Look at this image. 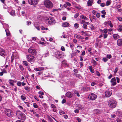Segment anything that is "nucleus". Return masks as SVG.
<instances>
[{"mask_svg":"<svg viewBox=\"0 0 122 122\" xmlns=\"http://www.w3.org/2000/svg\"><path fill=\"white\" fill-rule=\"evenodd\" d=\"M107 36H108V35L107 34H104V36H103L104 38V39H105V38H106Z\"/></svg>","mask_w":122,"mask_h":122,"instance_id":"nucleus-59","label":"nucleus"},{"mask_svg":"<svg viewBox=\"0 0 122 122\" xmlns=\"http://www.w3.org/2000/svg\"><path fill=\"white\" fill-rule=\"evenodd\" d=\"M118 68L117 67L115 68L114 71V74H116L117 73L118 71Z\"/></svg>","mask_w":122,"mask_h":122,"instance_id":"nucleus-46","label":"nucleus"},{"mask_svg":"<svg viewBox=\"0 0 122 122\" xmlns=\"http://www.w3.org/2000/svg\"><path fill=\"white\" fill-rule=\"evenodd\" d=\"M74 26L76 28H77L79 27V25L77 23H76L74 24Z\"/></svg>","mask_w":122,"mask_h":122,"instance_id":"nucleus-44","label":"nucleus"},{"mask_svg":"<svg viewBox=\"0 0 122 122\" xmlns=\"http://www.w3.org/2000/svg\"><path fill=\"white\" fill-rule=\"evenodd\" d=\"M59 113L60 115L64 114L65 113V112L62 111H60L59 112Z\"/></svg>","mask_w":122,"mask_h":122,"instance_id":"nucleus-41","label":"nucleus"},{"mask_svg":"<svg viewBox=\"0 0 122 122\" xmlns=\"http://www.w3.org/2000/svg\"><path fill=\"white\" fill-rule=\"evenodd\" d=\"M102 60L104 62H106L108 60L107 58L105 57L103 58Z\"/></svg>","mask_w":122,"mask_h":122,"instance_id":"nucleus-40","label":"nucleus"},{"mask_svg":"<svg viewBox=\"0 0 122 122\" xmlns=\"http://www.w3.org/2000/svg\"><path fill=\"white\" fill-rule=\"evenodd\" d=\"M117 122H122L121 119L119 118H118L117 119Z\"/></svg>","mask_w":122,"mask_h":122,"instance_id":"nucleus-63","label":"nucleus"},{"mask_svg":"<svg viewBox=\"0 0 122 122\" xmlns=\"http://www.w3.org/2000/svg\"><path fill=\"white\" fill-rule=\"evenodd\" d=\"M81 89L84 91H87L90 89V88L88 87H82Z\"/></svg>","mask_w":122,"mask_h":122,"instance_id":"nucleus-19","label":"nucleus"},{"mask_svg":"<svg viewBox=\"0 0 122 122\" xmlns=\"http://www.w3.org/2000/svg\"><path fill=\"white\" fill-rule=\"evenodd\" d=\"M2 71V72H3V73H7L6 70L5 69H3Z\"/></svg>","mask_w":122,"mask_h":122,"instance_id":"nucleus-55","label":"nucleus"},{"mask_svg":"<svg viewBox=\"0 0 122 122\" xmlns=\"http://www.w3.org/2000/svg\"><path fill=\"white\" fill-rule=\"evenodd\" d=\"M112 92L110 91H107L105 92V95L106 97H110L112 94Z\"/></svg>","mask_w":122,"mask_h":122,"instance_id":"nucleus-13","label":"nucleus"},{"mask_svg":"<svg viewBox=\"0 0 122 122\" xmlns=\"http://www.w3.org/2000/svg\"><path fill=\"white\" fill-rule=\"evenodd\" d=\"M108 24L109 25L110 27L112 28L113 27V25L112 24L111 21L110 20L108 21Z\"/></svg>","mask_w":122,"mask_h":122,"instance_id":"nucleus-29","label":"nucleus"},{"mask_svg":"<svg viewBox=\"0 0 122 122\" xmlns=\"http://www.w3.org/2000/svg\"><path fill=\"white\" fill-rule=\"evenodd\" d=\"M111 82L112 85L113 86L115 85L117 83L116 82V79L115 77L112 78L111 80Z\"/></svg>","mask_w":122,"mask_h":122,"instance_id":"nucleus-12","label":"nucleus"},{"mask_svg":"<svg viewBox=\"0 0 122 122\" xmlns=\"http://www.w3.org/2000/svg\"><path fill=\"white\" fill-rule=\"evenodd\" d=\"M24 103L26 104V105L28 107H30L29 103L27 102H24Z\"/></svg>","mask_w":122,"mask_h":122,"instance_id":"nucleus-54","label":"nucleus"},{"mask_svg":"<svg viewBox=\"0 0 122 122\" xmlns=\"http://www.w3.org/2000/svg\"><path fill=\"white\" fill-rule=\"evenodd\" d=\"M28 1L29 4L34 5L38 3V0H28Z\"/></svg>","mask_w":122,"mask_h":122,"instance_id":"nucleus-9","label":"nucleus"},{"mask_svg":"<svg viewBox=\"0 0 122 122\" xmlns=\"http://www.w3.org/2000/svg\"><path fill=\"white\" fill-rule=\"evenodd\" d=\"M77 48L80 50H81L82 47L80 45H78L77 46Z\"/></svg>","mask_w":122,"mask_h":122,"instance_id":"nucleus-49","label":"nucleus"},{"mask_svg":"<svg viewBox=\"0 0 122 122\" xmlns=\"http://www.w3.org/2000/svg\"><path fill=\"white\" fill-rule=\"evenodd\" d=\"M9 82L10 85L12 86H13L14 85V84L13 83L12 81H9Z\"/></svg>","mask_w":122,"mask_h":122,"instance_id":"nucleus-51","label":"nucleus"},{"mask_svg":"<svg viewBox=\"0 0 122 122\" xmlns=\"http://www.w3.org/2000/svg\"><path fill=\"white\" fill-rule=\"evenodd\" d=\"M66 96L69 98H71L73 95L72 93L71 92H68L66 93Z\"/></svg>","mask_w":122,"mask_h":122,"instance_id":"nucleus-14","label":"nucleus"},{"mask_svg":"<svg viewBox=\"0 0 122 122\" xmlns=\"http://www.w3.org/2000/svg\"><path fill=\"white\" fill-rule=\"evenodd\" d=\"M15 11L14 10H12L11 11L10 14L14 16L15 15Z\"/></svg>","mask_w":122,"mask_h":122,"instance_id":"nucleus-25","label":"nucleus"},{"mask_svg":"<svg viewBox=\"0 0 122 122\" xmlns=\"http://www.w3.org/2000/svg\"><path fill=\"white\" fill-rule=\"evenodd\" d=\"M68 36L66 35H64L63 36H61V38H66L68 37Z\"/></svg>","mask_w":122,"mask_h":122,"instance_id":"nucleus-34","label":"nucleus"},{"mask_svg":"<svg viewBox=\"0 0 122 122\" xmlns=\"http://www.w3.org/2000/svg\"><path fill=\"white\" fill-rule=\"evenodd\" d=\"M79 14L78 13H76L74 15V18H76L79 16Z\"/></svg>","mask_w":122,"mask_h":122,"instance_id":"nucleus-38","label":"nucleus"},{"mask_svg":"<svg viewBox=\"0 0 122 122\" xmlns=\"http://www.w3.org/2000/svg\"><path fill=\"white\" fill-rule=\"evenodd\" d=\"M6 53L5 51L3 49L0 48V55L4 56L6 55Z\"/></svg>","mask_w":122,"mask_h":122,"instance_id":"nucleus-11","label":"nucleus"},{"mask_svg":"<svg viewBox=\"0 0 122 122\" xmlns=\"http://www.w3.org/2000/svg\"><path fill=\"white\" fill-rule=\"evenodd\" d=\"M3 26L4 27V28L5 27H7V28H8L9 27V26L8 25L4 23H2Z\"/></svg>","mask_w":122,"mask_h":122,"instance_id":"nucleus-31","label":"nucleus"},{"mask_svg":"<svg viewBox=\"0 0 122 122\" xmlns=\"http://www.w3.org/2000/svg\"><path fill=\"white\" fill-rule=\"evenodd\" d=\"M33 106L35 108H37L38 107V106L36 103H34L33 104Z\"/></svg>","mask_w":122,"mask_h":122,"instance_id":"nucleus-36","label":"nucleus"},{"mask_svg":"<svg viewBox=\"0 0 122 122\" xmlns=\"http://www.w3.org/2000/svg\"><path fill=\"white\" fill-rule=\"evenodd\" d=\"M108 105L109 107L112 108H114L117 105V102L115 100L111 99L108 102Z\"/></svg>","mask_w":122,"mask_h":122,"instance_id":"nucleus-2","label":"nucleus"},{"mask_svg":"<svg viewBox=\"0 0 122 122\" xmlns=\"http://www.w3.org/2000/svg\"><path fill=\"white\" fill-rule=\"evenodd\" d=\"M96 73L97 75L98 76H100L101 75H100V74L99 73V72L98 71H96Z\"/></svg>","mask_w":122,"mask_h":122,"instance_id":"nucleus-53","label":"nucleus"},{"mask_svg":"<svg viewBox=\"0 0 122 122\" xmlns=\"http://www.w3.org/2000/svg\"><path fill=\"white\" fill-rule=\"evenodd\" d=\"M69 24L68 23L65 22L63 23L62 26L63 27H67L69 26Z\"/></svg>","mask_w":122,"mask_h":122,"instance_id":"nucleus-20","label":"nucleus"},{"mask_svg":"<svg viewBox=\"0 0 122 122\" xmlns=\"http://www.w3.org/2000/svg\"><path fill=\"white\" fill-rule=\"evenodd\" d=\"M80 23L81 24H83L85 22V20L80 19Z\"/></svg>","mask_w":122,"mask_h":122,"instance_id":"nucleus-35","label":"nucleus"},{"mask_svg":"<svg viewBox=\"0 0 122 122\" xmlns=\"http://www.w3.org/2000/svg\"><path fill=\"white\" fill-rule=\"evenodd\" d=\"M55 57L59 60H61L65 56L64 55L63 52L61 51H57L55 53Z\"/></svg>","mask_w":122,"mask_h":122,"instance_id":"nucleus-1","label":"nucleus"},{"mask_svg":"<svg viewBox=\"0 0 122 122\" xmlns=\"http://www.w3.org/2000/svg\"><path fill=\"white\" fill-rule=\"evenodd\" d=\"M44 3L45 6L48 8L50 9L53 7V4L50 0H46Z\"/></svg>","mask_w":122,"mask_h":122,"instance_id":"nucleus-4","label":"nucleus"},{"mask_svg":"<svg viewBox=\"0 0 122 122\" xmlns=\"http://www.w3.org/2000/svg\"><path fill=\"white\" fill-rule=\"evenodd\" d=\"M93 0H89L87 2V5L88 6H91L93 3Z\"/></svg>","mask_w":122,"mask_h":122,"instance_id":"nucleus-18","label":"nucleus"},{"mask_svg":"<svg viewBox=\"0 0 122 122\" xmlns=\"http://www.w3.org/2000/svg\"><path fill=\"white\" fill-rule=\"evenodd\" d=\"M76 119L78 122H80L81 121V119L77 117H76Z\"/></svg>","mask_w":122,"mask_h":122,"instance_id":"nucleus-60","label":"nucleus"},{"mask_svg":"<svg viewBox=\"0 0 122 122\" xmlns=\"http://www.w3.org/2000/svg\"><path fill=\"white\" fill-rule=\"evenodd\" d=\"M97 96L95 94L93 93L90 94L88 96V98L92 100H94L97 98Z\"/></svg>","mask_w":122,"mask_h":122,"instance_id":"nucleus-8","label":"nucleus"},{"mask_svg":"<svg viewBox=\"0 0 122 122\" xmlns=\"http://www.w3.org/2000/svg\"><path fill=\"white\" fill-rule=\"evenodd\" d=\"M35 28H36L38 30H40L39 27L37 25H35Z\"/></svg>","mask_w":122,"mask_h":122,"instance_id":"nucleus-48","label":"nucleus"},{"mask_svg":"<svg viewBox=\"0 0 122 122\" xmlns=\"http://www.w3.org/2000/svg\"><path fill=\"white\" fill-rule=\"evenodd\" d=\"M118 20L120 21H122V18L120 17H118L117 18Z\"/></svg>","mask_w":122,"mask_h":122,"instance_id":"nucleus-56","label":"nucleus"},{"mask_svg":"<svg viewBox=\"0 0 122 122\" xmlns=\"http://www.w3.org/2000/svg\"><path fill=\"white\" fill-rule=\"evenodd\" d=\"M28 51L32 55H36V51L34 49L29 48L28 50Z\"/></svg>","mask_w":122,"mask_h":122,"instance_id":"nucleus-10","label":"nucleus"},{"mask_svg":"<svg viewBox=\"0 0 122 122\" xmlns=\"http://www.w3.org/2000/svg\"><path fill=\"white\" fill-rule=\"evenodd\" d=\"M5 113L7 116L9 117H12L14 115L13 111L11 110L7 109L5 110Z\"/></svg>","mask_w":122,"mask_h":122,"instance_id":"nucleus-7","label":"nucleus"},{"mask_svg":"<svg viewBox=\"0 0 122 122\" xmlns=\"http://www.w3.org/2000/svg\"><path fill=\"white\" fill-rule=\"evenodd\" d=\"M21 13L22 14V15L23 16H25L26 15V10H24L22 11L21 12Z\"/></svg>","mask_w":122,"mask_h":122,"instance_id":"nucleus-24","label":"nucleus"},{"mask_svg":"<svg viewBox=\"0 0 122 122\" xmlns=\"http://www.w3.org/2000/svg\"><path fill=\"white\" fill-rule=\"evenodd\" d=\"M33 114L35 115L38 117H39V115L38 114L36 113V112L35 111L33 112Z\"/></svg>","mask_w":122,"mask_h":122,"instance_id":"nucleus-39","label":"nucleus"},{"mask_svg":"<svg viewBox=\"0 0 122 122\" xmlns=\"http://www.w3.org/2000/svg\"><path fill=\"white\" fill-rule=\"evenodd\" d=\"M100 112V111L98 109H95L94 111V113L98 114Z\"/></svg>","mask_w":122,"mask_h":122,"instance_id":"nucleus-23","label":"nucleus"},{"mask_svg":"<svg viewBox=\"0 0 122 122\" xmlns=\"http://www.w3.org/2000/svg\"><path fill=\"white\" fill-rule=\"evenodd\" d=\"M27 59L28 61L31 64L34 62L35 60V57L30 55H28L26 56Z\"/></svg>","mask_w":122,"mask_h":122,"instance_id":"nucleus-5","label":"nucleus"},{"mask_svg":"<svg viewBox=\"0 0 122 122\" xmlns=\"http://www.w3.org/2000/svg\"><path fill=\"white\" fill-rule=\"evenodd\" d=\"M83 28L84 29H87V26L86 24H84L83 25Z\"/></svg>","mask_w":122,"mask_h":122,"instance_id":"nucleus-45","label":"nucleus"},{"mask_svg":"<svg viewBox=\"0 0 122 122\" xmlns=\"http://www.w3.org/2000/svg\"><path fill=\"white\" fill-rule=\"evenodd\" d=\"M113 36L114 40H116L120 37V36L117 34H114L113 35Z\"/></svg>","mask_w":122,"mask_h":122,"instance_id":"nucleus-16","label":"nucleus"},{"mask_svg":"<svg viewBox=\"0 0 122 122\" xmlns=\"http://www.w3.org/2000/svg\"><path fill=\"white\" fill-rule=\"evenodd\" d=\"M45 22L47 24H54L56 23L54 19L52 18H47L45 20Z\"/></svg>","mask_w":122,"mask_h":122,"instance_id":"nucleus-6","label":"nucleus"},{"mask_svg":"<svg viewBox=\"0 0 122 122\" xmlns=\"http://www.w3.org/2000/svg\"><path fill=\"white\" fill-rule=\"evenodd\" d=\"M103 31L105 33V34H107V30L106 29H105L103 30Z\"/></svg>","mask_w":122,"mask_h":122,"instance_id":"nucleus-52","label":"nucleus"},{"mask_svg":"<svg viewBox=\"0 0 122 122\" xmlns=\"http://www.w3.org/2000/svg\"><path fill=\"white\" fill-rule=\"evenodd\" d=\"M116 113L119 117H121L122 116V112L120 111H118L116 112Z\"/></svg>","mask_w":122,"mask_h":122,"instance_id":"nucleus-21","label":"nucleus"},{"mask_svg":"<svg viewBox=\"0 0 122 122\" xmlns=\"http://www.w3.org/2000/svg\"><path fill=\"white\" fill-rule=\"evenodd\" d=\"M16 115L19 119L23 120H25L26 118V115L20 111L17 112Z\"/></svg>","mask_w":122,"mask_h":122,"instance_id":"nucleus-3","label":"nucleus"},{"mask_svg":"<svg viewBox=\"0 0 122 122\" xmlns=\"http://www.w3.org/2000/svg\"><path fill=\"white\" fill-rule=\"evenodd\" d=\"M93 14L94 15H96L97 14V12L95 10H93L92 11Z\"/></svg>","mask_w":122,"mask_h":122,"instance_id":"nucleus-58","label":"nucleus"},{"mask_svg":"<svg viewBox=\"0 0 122 122\" xmlns=\"http://www.w3.org/2000/svg\"><path fill=\"white\" fill-rule=\"evenodd\" d=\"M117 30L119 32H122V28L118 27L117 28Z\"/></svg>","mask_w":122,"mask_h":122,"instance_id":"nucleus-42","label":"nucleus"},{"mask_svg":"<svg viewBox=\"0 0 122 122\" xmlns=\"http://www.w3.org/2000/svg\"><path fill=\"white\" fill-rule=\"evenodd\" d=\"M81 19H84V20H87V18L84 15H82L80 16Z\"/></svg>","mask_w":122,"mask_h":122,"instance_id":"nucleus-26","label":"nucleus"},{"mask_svg":"<svg viewBox=\"0 0 122 122\" xmlns=\"http://www.w3.org/2000/svg\"><path fill=\"white\" fill-rule=\"evenodd\" d=\"M92 63L93 64V66H95L97 64L96 62L94 60H92Z\"/></svg>","mask_w":122,"mask_h":122,"instance_id":"nucleus-30","label":"nucleus"},{"mask_svg":"<svg viewBox=\"0 0 122 122\" xmlns=\"http://www.w3.org/2000/svg\"><path fill=\"white\" fill-rule=\"evenodd\" d=\"M112 1L111 0H109L107 1L106 3V5L107 6H108L110 5Z\"/></svg>","mask_w":122,"mask_h":122,"instance_id":"nucleus-27","label":"nucleus"},{"mask_svg":"<svg viewBox=\"0 0 122 122\" xmlns=\"http://www.w3.org/2000/svg\"><path fill=\"white\" fill-rule=\"evenodd\" d=\"M61 50L62 51H65V49L64 46H62L61 47Z\"/></svg>","mask_w":122,"mask_h":122,"instance_id":"nucleus-57","label":"nucleus"},{"mask_svg":"<svg viewBox=\"0 0 122 122\" xmlns=\"http://www.w3.org/2000/svg\"><path fill=\"white\" fill-rule=\"evenodd\" d=\"M74 36L75 37L77 38V39H81V36H78L77 34H75L74 35Z\"/></svg>","mask_w":122,"mask_h":122,"instance_id":"nucleus-28","label":"nucleus"},{"mask_svg":"<svg viewBox=\"0 0 122 122\" xmlns=\"http://www.w3.org/2000/svg\"><path fill=\"white\" fill-rule=\"evenodd\" d=\"M5 31L6 32V36H8L10 35V33L9 31L7 29H5Z\"/></svg>","mask_w":122,"mask_h":122,"instance_id":"nucleus-22","label":"nucleus"},{"mask_svg":"<svg viewBox=\"0 0 122 122\" xmlns=\"http://www.w3.org/2000/svg\"><path fill=\"white\" fill-rule=\"evenodd\" d=\"M21 99L23 101H24L26 99V97L23 95H21Z\"/></svg>","mask_w":122,"mask_h":122,"instance_id":"nucleus-32","label":"nucleus"},{"mask_svg":"<svg viewBox=\"0 0 122 122\" xmlns=\"http://www.w3.org/2000/svg\"><path fill=\"white\" fill-rule=\"evenodd\" d=\"M41 30H48V29L47 28H45L43 26H41Z\"/></svg>","mask_w":122,"mask_h":122,"instance_id":"nucleus-43","label":"nucleus"},{"mask_svg":"<svg viewBox=\"0 0 122 122\" xmlns=\"http://www.w3.org/2000/svg\"><path fill=\"white\" fill-rule=\"evenodd\" d=\"M49 53L47 52L46 53H45V54H44L43 55V56L44 57H47L48 56H49Z\"/></svg>","mask_w":122,"mask_h":122,"instance_id":"nucleus-33","label":"nucleus"},{"mask_svg":"<svg viewBox=\"0 0 122 122\" xmlns=\"http://www.w3.org/2000/svg\"><path fill=\"white\" fill-rule=\"evenodd\" d=\"M51 107L53 108H56V106L53 104H51Z\"/></svg>","mask_w":122,"mask_h":122,"instance_id":"nucleus-64","label":"nucleus"},{"mask_svg":"<svg viewBox=\"0 0 122 122\" xmlns=\"http://www.w3.org/2000/svg\"><path fill=\"white\" fill-rule=\"evenodd\" d=\"M117 45L119 46H122V38L118 39L117 41Z\"/></svg>","mask_w":122,"mask_h":122,"instance_id":"nucleus-15","label":"nucleus"},{"mask_svg":"<svg viewBox=\"0 0 122 122\" xmlns=\"http://www.w3.org/2000/svg\"><path fill=\"white\" fill-rule=\"evenodd\" d=\"M17 85L20 86L21 84V82L20 81H18L17 84Z\"/></svg>","mask_w":122,"mask_h":122,"instance_id":"nucleus-50","label":"nucleus"},{"mask_svg":"<svg viewBox=\"0 0 122 122\" xmlns=\"http://www.w3.org/2000/svg\"><path fill=\"white\" fill-rule=\"evenodd\" d=\"M79 112V110L78 109H76L74 110V112L76 113H78Z\"/></svg>","mask_w":122,"mask_h":122,"instance_id":"nucleus-62","label":"nucleus"},{"mask_svg":"<svg viewBox=\"0 0 122 122\" xmlns=\"http://www.w3.org/2000/svg\"><path fill=\"white\" fill-rule=\"evenodd\" d=\"M23 63L26 66L28 65L27 62L26 61H23Z\"/></svg>","mask_w":122,"mask_h":122,"instance_id":"nucleus-47","label":"nucleus"},{"mask_svg":"<svg viewBox=\"0 0 122 122\" xmlns=\"http://www.w3.org/2000/svg\"><path fill=\"white\" fill-rule=\"evenodd\" d=\"M107 58H108L109 59H110L112 58V56L111 54H107Z\"/></svg>","mask_w":122,"mask_h":122,"instance_id":"nucleus-37","label":"nucleus"},{"mask_svg":"<svg viewBox=\"0 0 122 122\" xmlns=\"http://www.w3.org/2000/svg\"><path fill=\"white\" fill-rule=\"evenodd\" d=\"M34 69L35 71H37L43 70L44 69V68L43 67H38L37 68H35Z\"/></svg>","mask_w":122,"mask_h":122,"instance_id":"nucleus-17","label":"nucleus"},{"mask_svg":"<svg viewBox=\"0 0 122 122\" xmlns=\"http://www.w3.org/2000/svg\"><path fill=\"white\" fill-rule=\"evenodd\" d=\"M117 81L118 83H119L120 82V78L118 77H116Z\"/></svg>","mask_w":122,"mask_h":122,"instance_id":"nucleus-61","label":"nucleus"}]
</instances>
